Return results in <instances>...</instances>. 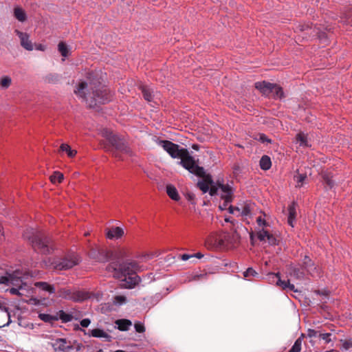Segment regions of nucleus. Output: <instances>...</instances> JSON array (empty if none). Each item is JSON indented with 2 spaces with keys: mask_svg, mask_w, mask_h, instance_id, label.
<instances>
[{
  "mask_svg": "<svg viewBox=\"0 0 352 352\" xmlns=\"http://www.w3.org/2000/svg\"><path fill=\"white\" fill-rule=\"evenodd\" d=\"M87 87L88 84L86 82H81L74 90V93L85 100L90 108H94L98 104H105L111 100L112 95L110 91L98 80H93L89 82V89L91 90V96L89 98L86 97L85 92Z\"/></svg>",
  "mask_w": 352,
  "mask_h": 352,
  "instance_id": "obj_1",
  "label": "nucleus"
},
{
  "mask_svg": "<svg viewBox=\"0 0 352 352\" xmlns=\"http://www.w3.org/2000/svg\"><path fill=\"white\" fill-rule=\"evenodd\" d=\"M157 143L162 146L172 158L181 159L179 164L190 173L196 175H201L204 173V168L195 164L193 157L190 155L186 148H180L178 144L169 140L157 139Z\"/></svg>",
  "mask_w": 352,
  "mask_h": 352,
  "instance_id": "obj_2",
  "label": "nucleus"
},
{
  "mask_svg": "<svg viewBox=\"0 0 352 352\" xmlns=\"http://www.w3.org/2000/svg\"><path fill=\"white\" fill-rule=\"evenodd\" d=\"M137 263L135 261L124 262L118 265V262H111L107 266V270L113 272L114 277L120 279L122 287L131 289L140 281L136 274Z\"/></svg>",
  "mask_w": 352,
  "mask_h": 352,
  "instance_id": "obj_3",
  "label": "nucleus"
},
{
  "mask_svg": "<svg viewBox=\"0 0 352 352\" xmlns=\"http://www.w3.org/2000/svg\"><path fill=\"white\" fill-rule=\"evenodd\" d=\"M25 239L31 243L33 250L42 254H50L54 250L52 239L41 231L33 228L27 229L23 234Z\"/></svg>",
  "mask_w": 352,
  "mask_h": 352,
  "instance_id": "obj_4",
  "label": "nucleus"
},
{
  "mask_svg": "<svg viewBox=\"0 0 352 352\" xmlns=\"http://www.w3.org/2000/svg\"><path fill=\"white\" fill-rule=\"evenodd\" d=\"M30 276H32V275L29 272H23L17 270L12 274L0 276V284L12 285L16 287L10 289V293L12 295L23 296L24 295L23 292H28L30 289V286L27 282Z\"/></svg>",
  "mask_w": 352,
  "mask_h": 352,
  "instance_id": "obj_5",
  "label": "nucleus"
},
{
  "mask_svg": "<svg viewBox=\"0 0 352 352\" xmlns=\"http://www.w3.org/2000/svg\"><path fill=\"white\" fill-rule=\"evenodd\" d=\"M107 139L112 146L110 151L114 157L121 159L120 153L131 154V151L128 144L123 139L112 133L107 135Z\"/></svg>",
  "mask_w": 352,
  "mask_h": 352,
  "instance_id": "obj_6",
  "label": "nucleus"
},
{
  "mask_svg": "<svg viewBox=\"0 0 352 352\" xmlns=\"http://www.w3.org/2000/svg\"><path fill=\"white\" fill-rule=\"evenodd\" d=\"M80 263L78 256L75 253H69L62 258L54 259L52 262V267L56 270H67Z\"/></svg>",
  "mask_w": 352,
  "mask_h": 352,
  "instance_id": "obj_7",
  "label": "nucleus"
},
{
  "mask_svg": "<svg viewBox=\"0 0 352 352\" xmlns=\"http://www.w3.org/2000/svg\"><path fill=\"white\" fill-rule=\"evenodd\" d=\"M113 252L105 248H95L90 250L89 257L96 262L104 263L113 258Z\"/></svg>",
  "mask_w": 352,
  "mask_h": 352,
  "instance_id": "obj_8",
  "label": "nucleus"
},
{
  "mask_svg": "<svg viewBox=\"0 0 352 352\" xmlns=\"http://www.w3.org/2000/svg\"><path fill=\"white\" fill-rule=\"evenodd\" d=\"M268 277L272 282L275 283L277 286L281 287L283 289H289L290 291L297 292L294 285L291 284L289 280H281L279 273H270L268 274Z\"/></svg>",
  "mask_w": 352,
  "mask_h": 352,
  "instance_id": "obj_9",
  "label": "nucleus"
},
{
  "mask_svg": "<svg viewBox=\"0 0 352 352\" xmlns=\"http://www.w3.org/2000/svg\"><path fill=\"white\" fill-rule=\"evenodd\" d=\"M239 239V236L236 232H234L232 234H226L223 236L217 237L215 239V243L219 247H223L228 244H233L234 243H236Z\"/></svg>",
  "mask_w": 352,
  "mask_h": 352,
  "instance_id": "obj_10",
  "label": "nucleus"
},
{
  "mask_svg": "<svg viewBox=\"0 0 352 352\" xmlns=\"http://www.w3.org/2000/svg\"><path fill=\"white\" fill-rule=\"evenodd\" d=\"M52 346L56 351L70 352L73 349L70 342L66 339H56L53 343Z\"/></svg>",
  "mask_w": 352,
  "mask_h": 352,
  "instance_id": "obj_11",
  "label": "nucleus"
},
{
  "mask_svg": "<svg viewBox=\"0 0 352 352\" xmlns=\"http://www.w3.org/2000/svg\"><path fill=\"white\" fill-rule=\"evenodd\" d=\"M255 88L265 96L271 97L274 88V84L266 81L257 82L255 83Z\"/></svg>",
  "mask_w": 352,
  "mask_h": 352,
  "instance_id": "obj_12",
  "label": "nucleus"
},
{
  "mask_svg": "<svg viewBox=\"0 0 352 352\" xmlns=\"http://www.w3.org/2000/svg\"><path fill=\"white\" fill-rule=\"evenodd\" d=\"M219 188L223 194L221 195V199L225 201L224 206L232 201L233 190L229 184H218Z\"/></svg>",
  "mask_w": 352,
  "mask_h": 352,
  "instance_id": "obj_13",
  "label": "nucleus"
},
{
  "mask_svg": "<svg viewBox=\"0 0 352 352\" xmlns=\"http://www.w3.org/2000/svg\"><path fill=\"white\" fill-rule=\"evenodd\" d=\"M14 32L19 37L21 45L24 49L28 51L33 50V44L30 40V36L27 33L21 32L19 30H15Z\"/></svg>",
  "mask_w": 352,
  "mask_h": 352,
  "instance_id": "obj_14",
  "label": "nucleus"
},
{
  "mask_svg": "<svg viewBox=\"0 0 352 352\" xmlns=\"http://www.w3.org/2000/svg\"><path fill=\"white\" fill-rule=\"evenodd\" d=\"M10 315L8 309L0 302V328L8 326L10 323Z\"/></svg>",
  "mask_w": 352,
  "mask_h": 352,
  "instance_id": "obj_15",
  "label": "nucleus"
},
{
  "mask_svg": "<svg viewBox=\"0 0 352 352\" xmlns=\"http://www.w3.org/2000/svg\"><path fill=\"white\" fill-rule=\"evenodd\" d=\"M124 234V230L120 227H114L108 229L106 236L109 239H120Z\"/></svg>",
  "mask_w": 352,
  "mask_h": 352,
  "instance_id": "obj_16",
  "label": "nucleus"
},
{
  "mask_svg": "<svg viewBox=\"0 0 352 352\" xmlns=\"http://www.w3.org/2000/svg\"><path fill=\"white\" fill-rule=\"evenodd\" d=\"M87 335L94 338H104L107 341H110L111 338V336L100 329H94L92 330H89L87 333Z\"/></svg>",
  "mask_w": 352,
  "mask_h": 352,
  "instance_id": "obj_17",
  "label": "nucleus"
},
{
  "mask_svg": "<svg viewBox=\"0 0 352 352\" xmlns=\"http://www.w3.org/2000/svg\"><path fill=\"white\" fill-rule=\"evenodd\" d=\"M140 89L142 91V94L144 100L148 102L154 101L155 94L153 89L146 85L140 86Z\"/></svg>",
  "mask_w": 352,
  "mask_h": 352,
  "instance_id": "obj_18",
  "label": "nucleus"
},
{
  "mask_svg": "<svg viewBox=\"0 0 352 352\" xmlns=\"http://www.w3.org/2000/svg\"><path fill=\"white\" fill-rule=\"evenodd\" d=\"M89 298V293L83 291L73 290L71 300L74 302H82Z\"/></svg>",
  "mask_w": 352,
  "mask_h": 352,
  "instance_id": "obj_19",
  "label": "nucleus"
},
{
  "mask_svg": "<svg viewBox=\"0 0 352 352\" xmlns=\"http://www.w3.org/2000/svg\"><path fill=\"white\" fill-rule=\"evenodd\" d=\"M288 219L287 223L289 226L292 227L294 226V222L296 220V203L292 202L289 206H288Z\"/></svg>",
  "mask_w": 352,
  "mask_h": 352,
  "instance_id": "obj_20",
  "label": "nucleus"
},
{
  "mask_svg": "<svg viewBox=\"0 0 352 352\" xmlns=\"http://www.w3.org/2000/svg\"><path fill=\"white\" fill-rule=\"evenodd\" d=\"M166 193L169 197L174 201H179L180 199L177 190L174 186L171 184L166 186Z\"/></svg>",
  "mask_w": 352,
  "mask_h": 352,
  "instance_id": "obj_21",
  "label": "nucleus"
},
{
  "mask_svg": "<svg viewBox=\"0 0 352 352\" xmlns=\"http://www.w3.org/2000/svg\"><path fill=\"white\" fill-rule=\"evenodd\" d=\"M34 286L43 291L47 292L50 294H53L55 292L54 287L46 282H36L34 283Z\"/></svg>",
  "mask_w": 352,
  "mask_h": 352,
  "instance_id": "obj_22",
  "label": "nucleus"
},
{
  "mask_svg": "<svg viewBox=\"0 0 352 352\" xmlns=\"http://www.w3.org/2000/svg\"><path fill=\"white\" fill-rule=\"evenodd\" d=\"M116 324L118 325V329L122 331H127L132 324L131 322L127 319L117 320Z\"/></svg>",
  "mask_w": 352,
  "mask_h": 352,
  "instance_id": "obj_23",
  "label": "nucleus"
},
{
  "mask_svg": "<svg viewBox=\"0 0 352 352\" xmlns=\"http://www.w3.org/2000/svg\"><path fill=\"white\" fill-rule=\"evenodd\" d=\"M14 17L21 22H23L26 20L27 16L25 11L19 7H16L14 9Z\"/></svg>",
  "mask_w": 352,
  "mask_h": 352,
  "instance_id": "obj_24",
  "label": "nucleus"
},
{
  "mask_svg": "<svg viewBox=\"0 0 352 352\" xmlns=\"http://www.w3.org/2000/svg\"><path fill=\"white\" fill-rule=\"evenodd\" d=\"M272 162L270 157L263 155L260 160V166L262 170H267L271 168Z\"/></svg>",
  "mask_w": 352,
  "mask_h": 352,
  "instance_id": "obj_25",
  "label": "nucleus"
},
{
  "mask_svg": "<svg viewBox=\"0 0 352 352\" xmlns=\"http://www.w3.org/2000/svg\"><path fill=\"white\" fill-rule=\"evenodd\" d=\"M318 338L324 341L325 344L330 343L336 340V335L332 334L331 333H322L318 334Z\"/></svg>",
  "mask_w": 352,
  "mask_h": 352,
  "instance_id": "obj_26",
  "label": "nucleus"
},
{
  "mask_svg": "<svg viewBox=\"0 0 352 352\" xmlns=\"http://www.w3.org/2000/svg\"><path fill=\"white\" fill-rule=\"evenodd\" d=\"M60 151L65 152L69 157H74L77 153V151L72 150L67 144H62L60 145L59 152Z\"/></svg>",
  "mask_w": 352,
  "mask_h": 352,
  "instance_id": "obj_27",
  "label": "nucleus"
},
{
  "mask_svg": "<svg viewBox=\"0 0 352 352\" xmlns=\"http://www.w3.org/2000/svg\"><path fill=\"white\" fill-rule=\"evenodd\" d=\"M271 97L274 98H282L284 97V93L282 88L276 84H274V88H273V92L271 94Z\"/></svg>",
  "mask_w": 352,
  "mask_h": 352,
  "instance_id": "obj_28",
  "label": "nucleus"
},
{
  "mask_svg": "<svg viewBox=\"0 0 352 352\" xmlns=\"http://www.w3.org/2000/svg\"><path fill=\"white\" fill-rule=\"evenodd\" d=\"M58 50L63 57H67L69 55L68 46L64 42H60L58 45Z\"/></svg>",
  "mask_w": 352,
  "mask_h": 352,
  "instance_id": "obj_29",
  "label": "nucleus"
},
{
  "mask_svg": "<svg viewBox=\"0 0 352 352\" xmlns=\"http://www.w3.org/2000/svg\"><path fill=\"white\" fill-rule=\"evenodd\" d=\"M243 276L248 280H251L252 277H258V273L253 268L249 267L243 272Z\"/></svg>",
  "mask_w": 352,
  "mask_h": 352,
  "instance_id": "obj_30",
  "label": "nucleus"
},
{
  "mask_svg": "<svg viewBox=\"0 0 352 352\" xmlns=\"http://www.w3.org/2000/svg\"><path fill=\"white\" fill-rule=\"evenodd\" d=\"M12 84V79L10 76H4L0 79V85L3 89H8Z\"/></svg>",
  "mask_w": 352,
  "mask_h": 352,
  "instance_id": "obj_31",
  "label": "nucleus"
},
{
  "mask_svg": "<svg viewBox=\"0 0 352 352\" xmlns=\"http://www.w3.org/2000/svg\"><path fill=\"white\" fill-rule=\"evenodd\" d=\"M58 314V319L60 318L62 320V322H70L73 319V316L71 314H67L64 311H62V310L60 311Z\"/></svg>",
  "mask_w": 352,
  "mask_h": 352,
  "instance_id": "obj_32",
  "label": "nucleus"
},
{
  "mask_svg": "<svg viewBox=\"0 0 352 352\" xmlns=\"http://www.w3.org/2000/svg\"><path fill=\"white\" fill-rule=\"evenodd\" d=\"M72 292L73 290L69 289H61L59 291V296L67 299V300H71V297L72 296Z\"/></svg>",
  "mask_w": 352,
  "mask_h": 352,
  "instance_id": "obj_33",
  "label": "nucleus"
},
{
  "mask_svg": "<svg viewBox=\"0 0 352 352\" xmlns=\"http://www.w3.org/2000/svg\"><path fill=\"white\" fill-rule=\"evenodd\" d=\"M50 180L52 183H61L63 180V175L60 172H54V174L50 176Z\"/></svg>",
  "mask_w": 352,
  "mask_h": 352,
  "instance_id": "obj_34",
  "label": "nucleus"
},
{
  "mask_svg": "<svg viewBox=\"0 0 352 352\" xmlns=\"http://www.w3.org/2000/svg\"><path fill=\"white\" fill-rule=\"evenodd\" d=\"M38 317L41 320L46 322H52L58 320L57 316H53L47 314H40Z\"/></svg>",
  "mask_w": 352,
  "mask_h": 352,
  "instance_id": "obj_35",
  "label": "nucleus"
},
{
  "mask_svg": "<svg viewBox=\"0 0 352 352\" xmlns=\"http://www.w3.org/2000/svg\"><path fill=\"white\" fill-rule=\"evenodd\" d=\"M126 256V252L123 248H118L113 252L111 259H120Z\"/></svg>",
  "mask_w": 352,
  "mask_h": 352,
  "instance_id": "obj_36",
  "label": "nucleus"
},
{
  "mask_svg": "<svg viewBox=\"0 0 352 352\" xmlns=\"http://www.w3.org/2000/svg\"><path fill=\"white\" fill-rule=\"evenodd\" d=\"M296 140L298 142H299L300 146H307V136L303 133H299L296 135Z\"/></svg>",
  "mask_w": 352,
  "mask_h": 352,
  "instance_id": "obj_37",
  "label": "nucleus"
},
{
  "mask_svg": "<svg viewBox=\"0 0 352 352\" xmlns=\"http://www.w3.org/2000/svg\"><path fill=\"white\" fill-rule=\"evenodd\" d=\"M302 340L298 338L288 352H300L301 350Z\"/></svg>",
  "mask_w": 352,
  "mask_h": 352,
  "instance_id": "obj_38",
  "label": "nucleus"
},
{
  "mask_svg": "<svg viewBox=\"0 0 352 352\" xmlns=\"http://www.w3.org/2000/svg\"><path fill=\"white\" fill-rule=\"evenodd\" d=\"M306 178L307 175L305 174H298L296 175H294V180L297 183V186H302Z\"/></svg>",
  "mask_w": 352,
  "mask_h": 352,
  "instance_id": "obj_39",
  "label": "nucleus"
},
{
  "mask_svg": "<svg viewBox=\"0 0 352 352\" xmlns=\"http://www.w3.org/2000/svg\"><path fill=\"white\" fill-rule=\"evenodd\" d=\"M291 276L296 278V279H302L304 276V273L300 269L294 268L291 272Z\"/></svg>",
  "mask_w": 352,
  "mask_h": 352,
  "instance_id": "obj_40",
  "label": "nucleus"
},
{
  "mask_svg": "<svg viewBox=\"0 0 352 352\" xmlns=\"http://www.w3.org/2000/svg\"><path fill=\"white\" fill-rule=\"evenodd\" d=\"M126 301V298L124 296L118 295L113 298V303L116 305H122Z\"/></svg>",
  "mask_w": 352,
  "mask_h": 352,
  "instance_id": "obj_41",
  "label": "nucleus"
},
{
  "mask_svg": "<svg viewBox=\"0 0 352 352\" xmlns=\"http://www.w3.org/2000/svg\"><path fill=\"white\" fill-rule=\"evenodd\" d=\"M198 177H202L203 179L201 181L205 182L208 185L211 186L213 184V180L212 179L211 175H206L205 170H204V173L201 175H197Z\"/></svg>",
  "mask_w": 352,
  "mask_h": 352,
  "instance_id": "obj_42",
  "label": "nucleus"
},
{
  "mask_svg": "<svg viewBox=\"0 0 352 352\" xmlns=\"http://www.w3.org/2000/svg\"><path fill=\"white\" fill-rule=\"evenodd\" d=\"M340 341V342L342 343V348L344 350L347 351L349 349L352 348V339H349V340L341 339Z\"/></svg>",
  "mask_w": 352,
  "mask_h": 352,
  "instance_id": "obj_43",
  "label": "nucleus"
},
{
  "mask_svg": "<svg viewBox=\"0 0 352 352\" xmlns=\"http://www.w3.org/2000/svg\"><path fill=\"white\" fill-rule=\"evenodd\" d=\"M197 186L204 193H206L209 190L210 185L206 184L205 182L199 181L197 183Z\"/></svg>",
  "mask_w": 352,
  "mask_h": 352,
  "instance_id": "obj_44",
  "label": "nucleus"
},
{
  "mask_svg": "<svg viewBox=\"0 0 352 352\" xmlns=\"http://www.w3.org/2000/svg\"><path fill=\"white\" fill-rule=\"evenodd\" d=\"M268 234H269L268 231H267L264 229H262L258 232L257 237L261 241H265V239H267Z\"/></svg>",
  "mask_w": 352,
  "mask_h": 352,
  "instance_id": "obj_45",
  "label": "nucleus"
},
{
  "mask_svg": "<svg viewBox=\"0 0 352 352\" xmlns=\"http://www.w3.org/2000/svg\"><path fill=\"white\" fill-rule=\"evenodd\" d=\"M302 265L306 269H307L309 267L313 265L312 261L309 256H305L303 261H302Z\"/></svg>",
  "mask_w": 352,
  "mask_h": 352,
  "instance_id": "obj_46",
  "label": "nucleus"
},
{
  "mask_svg": "<svg viewBox=\"0 0 352 352\" xmlns=\"http://www.w3.org/2000/svg\"><path fill=\"white\" fill-rule=\"evenodd\" d=\"M135 331L138 333H143L145 331V327L141 322H136L134 325Z\"/></svg>",
  "mask_w": 352,
  "mask_h": 352,
  "instance_id": "obj_47",
  "label": "nucleus"
},
{
  "mask_svg": "<svg viewBox=\"0 0 352 352\" xmlns=\"http://www.w3.org/2000/svg\"><path fill=\"white\" fill-rule=\"evenodd\" d=\"M344 17L349 23L352 24V8L347 10L344 14Z\"/></svg>",
  "mask_w": 352,
  "mask_h": 352,
  "instance_id": "obj_48",
  "label": "nucleus"
},
{
  "mask_svg": "<svg viewBox=\"0 0 352 352\" xmlns=\"http://www.w3.org/2000/svg\"><path fill=\"white\" fill-rule=\"evenodd\" d=\"M320 333V331H316L314 329H309L307 332V336L309 338H318V334Z\"/></svg>",
  "mask_w": 352,
  "mask_h": 352,
  "instance_id": "obj_49",
  "label": "nucleus"
},
{
  "mask_svg": "<svg viewBox=\"0 0 352 352\" xmlns=\"http://www.w3.org/2000/svg\"><path fill=\"white\" fill-rule=\"evenodd\" d=\"M267 240L270 245H275L276 243V239L270 232L267 236Z\"/></svg>",
  "mask_w": 352,
  "mask_h": 352,
  "instance_id": "obj_50",
  "label": "nucleus"
},
{
  "mask_svg": "<svg viewBox=\"0 0 352 352\" xmlns=\"http://www.w3.org/2000/svg\"><path fill=\"white\" fill-rule=\"evenodd\" d=\"M250 214V209L248 206H245L243 207L242 210L241 212V214L242 216H248Z\"/></svg>",
  "mask_w": 352,
  "mask_h": 352,
  "instance_id": "obj_51",
  "label": "nucleus"
},
{
  "mask_svg": "<svg viewBox=\"0 0 352 352\" xmlns=\"http://www.w3.org/2000/svg\"><path fill=\"white\" fill-rule=\"evenodd\" d=\"M324 182L326 184L331 188L333 186V182L327 176H324L323 177Z\"/></svg>",
  "mask_w": 352,
  "mask_h": 352,
  "instance_id": "obj_52",
  "label": "nucleus"
},
{
  "mask_svg": "<svg viewBox=\"0 0 352 352\" xmlns=\"http://www.w3.org/2000/svg\"><path fill=\"white\" fill-rule=\"evenodd\" d=\"M259 140L263 143H270L271 142V140L265 135V134H260L259 135Z\"/></svg>",
  "mask_w": 352,
  "mask_h": 352,
  "instance_id": "obj_53",
  "label": "nucleus"
},
{
  "mask_svg": "<svg viewBox=\"0 0 352 352\" xmlns=\"http://www.w3.org/2000/svg\"><path fill=\"white\" fill-rule=\"evenodd\" d=\"M91 323V320L89 318L82 319L80 324L82 327H87Z\"/></svg>",
  "mask_w": 352,
  "mask_h": 352,
  "instance_id": "obj_54",
  "label": "nucleus"
},
{
  "mask_svg": "<svg viewBox=\"0 0 352 352\" xmlns=\"http://www.w3.org/2000/svg\"><path fill=\"white\" fill-rule=\"evenodd\" d=\"M209 194L211 195V196H214L217 194V188L214 186H212L211 185V187L210 188L209 187Z\"/></svg>",
  "mask_w": 352,
  "mask_h": 352,
  "instance_id": "obj_55",
  "label": "nucleus"
},
{
  "mask_svg": "<svg viewBox=\"0 0 352 352\" xmlns=\"http://www.w3.org/2000/svg\"><path fill=\"white\" fill-rule=\"evenodd\" d=\"M256 222L260 226H264L266 225V221L261 217H258L256 219Z\"/></svg>",
  "mask_w": 352,
  "mask_h": 352,
  "instance_id": "obj_56",
  "label": "nucleus"
},
{
  "mask_svg": "<svg viewBox=\"0 0 352 352\" xmlns=\"http://www.w3.org/2000/svg\"><path fill=\"white\" fill-rule=\"evenodd\" d=\"M179 257L182 261H187L190 258H193V256H192V254H184L179 255Z\"/></svg>",
  "mask_w": 352,
  "mask_h": 352,
  "instance_id": "obj_57",
  "label": "nucleus"
},
{
  "mask_svg": "<svg viewBox=\"0 0 352 352\" xmlns=\"http://www.w3.org/2000/svg\"><path fill=\"white\" fill-rule=\"evenodd\" d=\"M206 276H207V274L206 273L197 274V275H195L193 277V280H201V279L206 278Z\"/></svg>",
  "mask_w": 352,
  "mask_h": 352,
  "instance_id": "obj_58",
  "label": "nucleus"
},
{
  "mask_svg": "<svg viewBox=\"0 0 352 352\" xmlns=\"http://www.w3.org/2000/svg\"><path fill=\"white\" fill-rule=\"evenodd\" d=\"M228 210H229V212L230 214H234L235 211H240V209L238 208V207H234L232 206H230L229 208H228Z\"/></svg>",
  "mask_w": 352,
  "mask_h": 352,
  "instance_id": "obj_59",
  "label": "nucleus"
},
{
  "mask_svg": "<svg viewBox=\"0 0 352 352\" xmlns=\"http://www.w3.org/2000/svg\"><path fill=\"white\" fill-rule=\"evenodd\" d=\"M54 77H55V78H57V76H55L53 74H49L47 76H46V80L47 82H50L53 81Z\"/></svg>",
  "mask_w": 352,
  "mask_h": 352,
  "instance_id": "obj_60",
  "label": "nucleus"
},
{
  "mask_svg": "<svg viewBox=\"0 0 352 352\" xmlns=\"http://www.w3.org/2000/svg\"><path fill=\"white\" fill-rule=\"evenodd\" d=\"M192 256H193V258L195 257L197 258H201L204 256V255L200 252L193 254Z\"/></svg>",
  "mask_w": 352,
  "mask_h": 352,
  "instance_id": "obj_61",
  "label": "nucleus"
},
{
  "mask_svg": "<svg viewBox=\"0 0 352 352\" xmlns=\"http://www.w3.org/2000/svg\"><path fill=\"white\" fill-rule=\"evenodd\" d=\"M36 50L43 51L45 50V47L42 45H38L36 46Z\"/></svg>",
  "mask_w": 352,
  "mask_h": 352,
  "instance_id": "obj_62",
  "label": "nucleus"
},
{
  "mask_svg": "<svg viewBox=\"0 0 352 352\" xmlns=\"http://www.w3.org/2000/svg\"><path fill=\"white\" fill-rule=\"evenodd\" d=\"M192 148L193 149H195V150H197H197L199 149V146L198 144H193V145L192 146Z\"/></svg>",
  "mask_w": 352,
  "mask_h": 352,
  "instance_id": "obj_63",
  "label": "nucleus"
},
{
  "mask_svg": "<svg viewBox=\"0 0 352 352\" xmlns=\"http://www.w3.org/2000/svg\"><path fill=\"white\" fill-rule=\"evenodd\" d=\"M114 352H125V351H122V350H117V351H114Z\"/></svg>",
  "mask_w": 352,
  "mask_h": 352,
  "instance_id": "obj_64",
  "label": "nucleus"
}]
</instances>
